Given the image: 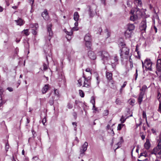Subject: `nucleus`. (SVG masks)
<instances>
[{"label":"nucleus","mask_w":161,"mask_h":161,"mask_svg":"<svg viewBox=\"0 0 161 161\" xmlns=\"http://www.w3.org/2000/svg\"><path fill=\"white\" fill-rule=\"evenodd\" d=\"M22 32L24 33L26 36H28L29 34L28 32V30H24L22 31Z\"/></svg>","instance_id":"nucleus-39"},{"label":"nucleus","mask_w":161,"mask_h":161,"mask_svg":"<svg viewBox=\"0 0 161 161\" xmlns=\"http://www.w3.org/2000/svg\"><path fill=\"white\" fill-rule=\"evenodd\" d=\"M88 146V143L85 142L82 145L81 148L80 149V154L84 153L86 150Z\"/></svg>","instance_id":"nucleus-12"},{"label":"nucleus","mask_w":161,"mask_h":161,"mask_svg":"<svg viewBox=\"0 0 161 161\" xmlns=\"http://www.w3.org/2000/svg\"><path fill=\"white\" fill-rule=\"evenodd\" d=\"M144 94H143V93H140L139 96L138 98V102L139 104L141 103Z\"/></svg>","instance_id":"nucleus-24"},{"label":"nucleus","mask_w":161,"mask_h":161,"mask_svg":"<svg viewBox=\"0 0 161 161\" xmlns=\"http://www.w3.org/2000/svg\"><path fill=\"white\" fill-rule=\"evenodd\" d=\"M78 29V28L75 26L73 27L70 31H67L65 29H64V31L68 36H70L72 35L73 31H77Z\"/></svg>","instance_id":"nucleus-10"},{"label":"nucleus","mask_w":161,"mask_h":161,"mask_svg":"<svg viewBox=\"0 0 161 161\" xmlns=\"http://www.w3.org/2000/svg\"><path fill=\"white\" fill-rule=\"evenodd\" d=\"M96 79L97 80V85H98L100 82V80L99 79V77L98 76L96 77Z\"/></svg>","instance_id":"nucleus-49"},{"label":"nucleus","mask_w":161,"mask_h":161,"mask_svg":"<svg viewBox=\"0 0 161 161\" xmlns=\"http://www.w3.org/2000/svg\"><path fill=\"white\" fill-rule=\"evenodd\" d=\"M54 93L56 95L58 96V91L57 90V89H56L55 90H54Z\"/></svg>","instance_id":"nucleus-56"},{"label":"nucleus","mask_w":161,"mask_h":161,"mask_svg":"<svg viewBox=\"0 0 161 161\" xmlns=\"http://www.w3.org/2000/svg\"><path fill=\"white\" fill-rule=\"evenodd\" d=\"M157 68L158 71L161 70V58L158 59L157 63Z\"/></svg>","instance_id":"nucleus-18"},{"label":"nucleus","mask_w":161,"mask_h":161,"mask_svg":"<svg viewBox=\"0 0 161 161\" xmlns=\"http://www.w3.org/2000/svg\"><path fill=\"white\" fill-rule=\"evenodd\" d=\"M138 48L137 47V45L136 46V48L135 49V51L138 54V56L139 57H140V53L138 51Z\"/></svg>","instance_id":"nucleus-44"},{"label":"nucleus","mask_w":161,"mask_h":161,"mask_svg":"<svg viewBox=\"0 0 161 161\" xmlns=\"http://www.w3.org/2000/svg\"><path fill=\"white\" fill-rule=\"evenodd\" d=\"M7 89L8 90L9 92H11L13 91V89L10 87H8L7 88Z\"/></svg>","instance_id":"nucleus-53"},{"label":"nucleus","mask_w":161,"mask_h":161,"mask_svg":"<svg viewBox=\"0 0 161 161\" xmlns=\"http://www.w3.org/2000/svg\"><path fill=\"white\" fill-rule=\"evenodd\" d=\"M90 102L93 105V108H94L95 106V97L93 96H92L91 98V100H90Z\"/></svg>","instance_id":"nucleus-30"},{"label":"nucleus","mask_w":161,"mask_h":161,"mask_svg":"<svg viewBox=\"0 0 161 161\" xmlns=\"http://www.w3.org/2000/svg\"><path fill=\"white\" fill-rule=\"evenodd\" d=\"M129 49L126 47H123L120 49L121 53H120V56L122 60L128 59L129 53Z\"/></svg>","instance_id":"nucleus-2"},{"label":"nucleus","mask_w":161,"mask_h":161,"mask_svg":"<svg viewBox=\"0 0 161 161\" xmlns=\"http://www.w3.org/2000/svg\"><path fill=\"white\" fill-rule=\"evenodd\" d=\"M120 141L118 142L116 144V145L118 146V147H117L116 149L119 148L121 146V143L123 142V138L122 137H120Z\"/></svg>","instance_id":"nucleus-28"},{"label":"nucleus","mask_w":161,"mask_h":161,"mask_svg":"<svg viewBox=\"0 0 161 161\" xmlns=\"http://www.w3.org/2000/svg\"><path fill=\"white\" fill-rule=\"evenodd\" d=\"M110 127V125H108L107 126V129L108 130L109 129Z\"/></svg>","instance_id":"nucleus-64"},{"label":"nucleus","mask_w":161,"mask_h":161,"mask_svg":"<svg viewBox=\"0 0 161 161\" xmlns=\"http://www.w3.org/2000/svg\"><path fill=\"white\" fill-rule=\"evenodd\" d=\"M139 135L141 137L142 139V140H144L145 138V134L144 132H140Z\"/></svg>","instance_id":"nucleus-32"},{"label":"nucleus","mask_w":161,"mask_h":161,"mask_svg":"<svg viewBox=\"0 0 161 161\" xmlns=\"http://www.w3.org/2000/svg\"><path fill=\"white\" fill-rule=\"evenodd\" d=\"M147 89V86L145 85H143L140 89V91H141L140 93H143V94H144L145 91Z\"/></svg>","instance_id":"nucleus-31"},{"label":"nucleus","mask_w":161,"mask_h":161,"mask_svg":"<svg viewBox=\"0 0 161 161\" xmlns=\"http://www.w3.org/2000/svg\"><path fill=\"white\" fill-rule=\"evenodd\" d=\"M9 145L8 142L6 143L5 146V149L6 152L8 151V149L9 148Z\"/></svg>","instance_id":"nucleus-38"},{"label":"nucleus","mask_w":161,"mask_h":161,"mask_svg":"<svg viewBox=\"0 0 161 161\" xmlns=\"http://www.w3.org/2000/svg\"><path fill=\"white\" fill-rule=\"evenodd\" d=\"M143 117L144 118H145L146 120L147 119L146 114L145 111H143L142 113Z\"/></svg>","instance_id":"nucleus-46"},{"label":"nucleus","mask_w":161,"mask_h":161,"mask_svg":"<svg viewBox=\"0 0 161 161\" xmlns=\"http://www.w3.org/2000/svg\"><path fill=\"white\" fill-rule=\"evenodd\" d=\"M129 60L130 64H132V59L131 58V56H130L129 57Z\"/></svg>","instance_id":"nucleus-60"},{"label":"nucleus","mask_w":161,"mask_h":161,"mask_svg":"<svg viewBox=\"0 0 161 161\" xmlns=\"http://www.w3.org/2000/svg\"><path fill=\"white\" fill-rule=\"evenodd\" d=\"M84 40L85 42L91 41V36L89 33L87 34L85 36Z\"/></svg>","instance_id":"nucleus-19"},{"label":"nucleus","mask_w":161,"mask_h":161,"mask_svg":"<svg viewBox=\"0 0 161 161\" xmlns=\"http://www.w3.org/2000/svg\"><path fill=\"white\" fill-rule=\"evenodd\" d=\"M76 22L75 23L74 25L75 26L77 27L78 25V21H75Z\"/></svg>","instance_id":"nucleus-59"},{"label":"nucleus","mask_w":161,"mask_h":161,"mask_svg":"<svg viewBox=\"0 0 161 161\" xmlns=\"http://www.w3.org/2000/svg\"><path fill=\"white\" fill-rule=\"evenodd\" d=\"M147 27V22L146 19H143L141 22L139 29L141 31H145Z\"/></svg>","instance_id":"nucleus-9"},{"label":"nucleus","mask_w":161,"mask_h":161,"mask_svg":"<svg viewBox=\"0 0 161 161\" xmlns=\"http://www.w3.org/2000/svg\"><path fill=\"white\" fill-rule=\"evenodd\" d=\"M125 125V124H119L117 127V130H121L122 128Z\"/></svg>","instance_id":"nucleus-33"},{"label":"nucleus","mask_w":161,"mask_h":161,"mask_svg":"<svg viewBox=\"0 0 161 161\" xmlns=\"http://www.w3.org/2000/svg\"><path fill=\"white\" fill-rule=\"evenodd\" d=\"M73 115L75 119H76L77 118V114L75 112H74L73 113Z\"/></svg>","instance_id":"nucleus-50"},{"label":"nucleus","mask_w":161,"mask_h":161,"mask_svg":"<svg viewBox=\"0 0 161 161\" xmlns=\"http://www.w3.org/2000/svg\"><path fill=\"white\" fill-rule=\"evenodd\" d=\"M106 77L108 80H110L112 79V74L109 72H106Z\"/></svg>","instance_id":"nucleus-25"},{"label":"nucleus","mask_w":161,"mask_h":161,"mask_svg":"<svg viewBox=\"0 0 161 161\" xmlns=\"http://www.w3.org/2000/svg\"><path fill=\"white\" fill-rule=\"evenodd\" d=\"M135 101L134 99H131L130 100V101L129 102V103L130 104V105H133V104L134 103H135Z\"/></svg>","instance_id":"nucleus-48"},{"label":"nucleus","mask_w":161,"mask_h":161,"mask_svg":"<svg viewBox=\"0 0 161 161\" xmlns=\"http://www.w3.org/2000/svg\"><path fill=\"white\" fill-rule=\"evenodd\" d=\"M97 8V6L94 4H93L89 6V14L90 17H93L94 13H96Z\"/></svg>","instance_id":"nucleus-7"},{"label":"nucleus","mask_w":161,"mask_h":161,"mask_svg":"<svg viewBox=\"0 0 161 161\" xmlns=\"http://www.w3.org/2000/svg\"><path fill=\"white\" fill-rule=\"evenodd\" d=\"M42 16L45 20H47L49 19V17L46 9H45L42 13Z\"/></svg>","instance_id":"nucleus-13"},{"label":"nucleus","mask_w":161,"mask_h":161,"mask_svg":"<svg viewBox=\"0 0 161 161\" xmlns=\"http://www.w3.org/2000/svg\"><path fill=\"white\" fill-rule=\"evenodd\" d=\"M158 144L157 146L153 149V151L152 152V154H157V153L159 151L161 148V135H159V139L158 141Z\"/></svg>","instance_id":"nucleus-8"},{"label":"nucleus","mask_w":161,"mask_h":161,"mask_svg":"<svg viewBox=\"0 0 161 161\" xmlns=\"http://www.w3.org/2000/svg\"><path fill=\"white\" fill-rule=\"evenodd\" d=\"M109 61L111 63L112 67L114 69L116 64H118V56L115 54L112 56H110V59Z\"/></svg>","instance_id":"nucleus-5"},{"label":"nucleus","mask_w":161,"mask_h":161,"mask_svg":"<svg viewBox=\"0 0 161 161\" xmlns=\"http://www.w3.org/2000/svg\"><path fill=\"white\" fill-rule=\"evenodd\" d=\"M101 3L102 4H104V5H106V2H105L106 0H101Z\"/></svg>","instance_id":"nucleus-57"},{"label":"nucleus","mask_w":161,"mask_h":161,"mask_svg":"<svg viewBox=\"0 0 161 161\" xmlns=\"http://www.w3.org/2000/svg\"><path fill=\"white\" fill-rule=\"evenodd\" d=\"M43 69L44 70H46L47 69V64L44 63L43 65Z\"/></svg>","instance_id":"nucleus-40"},{"label":"nucleus","mask_w":161,"mask_h":161,"mask_svg":"<svg viewBox=\"0 0 161 161\" xmlns=\"http://www.w3.org/2000/svg\"><path fill=\"white\" fill-rule=\"evenodd\" d=\"M67 107L69 109H71L73 108V105L71 102H69L68 103Z\"/></svg>","instance_id":"nucleus-35"},{"label":"nucleus","mask_w":161,"mask_h":161,"mask_svg":"<svg viewBox=\"0 0 161 161\" xmlns=\"http://www.w3.org/2000/svg\"><path fill=\"white\" fill-rule=\"evenodd\" d=\"M132 32L127 30L125 33V35L126 38H129L131 37Z\"/></svg>","instance_id":"nucleus-20"},{"label":"nucleus","mask_w":161,"mask_h":161,"mask_svg":"<svg viewBox=\"0 0 161 161\" xmlns=\"http://www.w3.org/2000/svg\"><path fill=\"white\" fill-rule=\"evenodd\" d=\"M142 63L143 67L144 66L148 70L152 71V66L153 63L150 59L147 58L145 60L144 63L142 61Z\"/></svg>","instance_id":"nucleus-4"},{"label":"nucleus","mask_w":161,"mask_h":161,"mask_svg":"<svg viewBox=\"0 0 161 161\" xmlns=\"http://www.w3.org/2000/svg\"><path fill=\"white\" fill-rule=\"evenodd\" d=\"M33 161H41L37 156H35L32 158Z\"/></svg>","instance_id":"nucleus-41"},{"label":"nucleus","mask_w":161,"mask_h":161,"mask_svg":"<svg viewBox=\"0 0 161 161\" xmlns=\"http://www.w3.org/2000/svg\"><path fill=\"white\" fill-rule=\"evenodd\" d=\"M144 146L145 149L147 150H148L151 147V144L149 139L147 138L146 141L144 144Z\"/></svg>","instance_id":"nucleus-16"},{"label":"nucleus","mask_w":161,"mask_h":161,"mask_svg":"<svg viewBox=\"0 0 161 161\" xmlns=\"http://www.w3.org/2000/svg\"><path fill=\"white\" fill-rule=\"evenodd\" d=\"M125 44L124 42H121L119 44V46L122 47H125Z\"/></svg>","instance_id":"nucleus-47"},{"label":"nucleus","mask_w":161,"mask_h":161,"mask_svg":"<svg viewBox=\"0 0 161 161\" xmlns=\"http://www.w3.org/2000/svg\"><path fill=\"white\" fill-rule=\"evenodd\" d=\"M135 3V4H136L138 6H141L142 2L140 0H134Z\"/></svg>","instance_id":"nucleus-34"},{"label":"nucleus","mask_w":161,"mask_h":161,"mask_svg":"<svg viewBox=\"0 0 161 161\" xmlns=\"http://www.w3.org/2000/svg\"><path fill=\"white\" fill-rule=\"evenodd\" d=\"M80 16L78 13L75 12L74 13V19L75 21H78L79 19Z\"/></svg>","instance_id":"nucleus-22"},{"label":"nucleus","mask_w":161,"mask_h":161,"mask_svg":"<svg viewBox=\"0 0 161 161\" xmlns=\"http://www.w3.org/2000/svg\"><path fill=\"white\" fill-rule=\"evenodd\" d=\"M52 25L51 24L48 25L47 26V31L49 33V37L46 38L45 40L46 43L48 47H49L51 45L50 40L53 34V32L52 31Z\"/></svg>","instance_id":"nucleus-3"},{"label":"nucleus","mask_w":161,"mask_h":161,"mask_svg":"<svg viewBox=\"0 0 161 161\" xmlns=\"http://www.w3.org/2000/svg\"><path fill=\"white\" fill-rule=\"evenodd\" d=\"M117 104H120L121 103V101L118 98L116 99L115 102Z\"/></svg>","instance_id":"nucleus-45"},{"label":"nucleus","mask_w":161,"mask_h":161,"mask_svg":"<svg viewBox=\"0 0 161 161\" xmlns=\"http://www.w3.org/2000/svg\"><path fill=\"white\" fill-rule=\"evenodd\" d=\"M14 21L16 22L17 25L20 26L22 25L25 23L24 21L20 18H19L17 20H15Z\"/></svg>","instance_id":"nucleus-17"},{"label":"nucleus","mask_w":161,"mask_h":161,"mask_svg":"<svg viewBox=\"0 0 161 161\" xmlns=\"http://www.w3.org/2000/svg\"><path fill=\"white\" fill-rule=\"evenodd\" d=\"M29 3L31 4V8H32L34 0H28Z\"/></svg>","instance_id":"nucleus-42"},{"label":"nucleus","mask_w":161,"mask_h":161,"mask_svg":"<svg viewBox=\"0 0 161 161\" xmlns=\"http://www.w3.org/2000/svg\"><path fill=\"white\" fill-rule=\"evenodd\" d=\"M159 102L160 103L159 106V110H161V102H160V101Z\"/></svg>","instance_id":"nucleus-61"},{"label":"nucleus","mask_w":161,"mask_h":161,"mask_svg":"<svg viewBox=\"0 0 161 161\" xmlns=\"http://www.w3.org/2000/svg\"><path fill=\"white\" fill-rule=\"evenodd\" d=\"M142 119L141 118H139V119H138L139 123H136V128L138 127V126H139L140 125H141V124L142 123Z\"/></svg>","instance_id":"nucleus-36"},{"label":"nucleus","mask_w":161,"mask_h":161,"mask_svg":"<svg viewBox=\"0 0 161 161\" xmlns=\"http://www.w3.org/2000/svg\"><path fill=\"white\" fill-rule=\"evenodd\" d=\"M108 112L109 111H105V113H103V115L104 116H107L108 114Z\"/></svg>","instance_id":"nucleus-58"},{"label":"nucleus","mask_w":161,"mask_h":161,"mask_svg":"<svg viewBox=\"0 0 161 161\" xmlns=\"http://www.w3.org/2000/svg\"><path fill=\"white\" fill-rule=\"evenodd\" d=\"M72 125H75V127L76 126L77 123L75 122H73L72 123Z\"/></svg>","instance_id":"nucleus-62"},{"label":"nucleus","mask_w":161,"mask_h":161,"mask_svg":"<svg viewBox=\"0 0 161 161\" xmlns=\"http://www.w3.org/2000/svg\"><path fill=\"white\" fill-rule=\"evenodd\" d=\"M79 93L80 94V96H81V97H83L84 96V93L83 91H82V90H79Z\"/></svg>","instance_id":"nucleus-37"},{"label":"nucleus","mask_w":161,"mask_h":161,"mask_svg":"<svg viewBox=\"0 0 161 161\" xmlns=\"http://www.w3.org/2000/svg\"><path fill=\"white\" fill-rule=\"evenodd\" d=\"M29 27L33 29H37L38 27V24L37 23H35L34 24H31L29 25Z\"/></svg>","instance_id":"nucleus-27"},{"label":"nucleus","mask_w":161,"mask_h":161,"mask_svg":"<svg viewBox=\"0 0 161 161\" xmlns=\"http://www.w3.org/2000/svg\"><path fill=\"white\" fill-rule=\"evenodd\" d=\"M88 56L91 59L95 60L96 58V55L93 52L89 51L88 52Z\"/></svg>","instance_id":"nucleus-14"},{"label":"nucleus","mask_w":161,"mask_h":161,"mask_svg":"<svg viewBox=\"0 0 161 161\" xmlns=\"http://www.w3.org/2000/svg\"><path fill=\"white\" fill-rule=\"evenodd\" d=\"M135 80H136L137 77V76H138L137 69H136V73L135 74Z\"/></svg>","instance_id":"nucleus-55"},{"label":"nucleus","mask_w":161,"mask_h":161,"mask_svg":"<svg viewBox=\"0 0 161 161\" xmlns=\"http://www.w3.org/2000/svg\"><path fill=\"white\" fill-rule=\"evenodd\" d=\"M90 79L91 77H88L87 78H86V79L85 81V83H84L83 86L85 87H89L91 84L90 80Z\"/></svg>","instance_id":"nucleus-15"},{"label":"nucleus","mask_w":161,"mask_h":161,"mask_svg":"<svg viewBox=\"0 0 161 161\" xmlns=\"http://www.w3.org/2000/svg\"><path fill=\"white\" fill-rule=\"evenodd\" d=\"M92 69H91L90 68H87L86 69V71L87 72H90V74H91V70Z\"/></svg>","instance_id":"nucleus-52"},{"label":"nucleus","mask_w":161,"mask_h":161,"mask_svg":"<svg viewBox=\"0 0 161 161\" xmlns=\"http://www.w3.org/2000/svg\"><path fill=\"white\" fill-rule=\"evenodd\" d=\"M135 28V25L133 24H128V25L127 30L132 32Z\"/></svg>","instance_id":"nucleus-23"},{"label":"nucleus","mask_w":161,"mask_h":161,"mask_svg":"<svg viewBox=\"0 0 161 161\" xmlns=\"http://www.w3.org/2000/svg\"><path fill=\"white\" fill-rule=\"evenodd\" d=\"M26 119H27L26 123L27 124H28L30 122V120L28 119V118H27Z\"/></svg>","instance_id":"nucleus-63"},{"label":"nucleus","mask_w":161,"mask_h":161,"mask_svg":"<svg viewBox=\"0 0 161 161\" xmlns=\"http://www.w3.org/2000/svg\"><path fill=\"white\" fill-rule=\"evenodd\" d=\"M85 45L87 47L88 49H91L92 46L91 41L85 42Z\"/></svg>","instance_id":"nucleus-29"},{"label":"nucleus","mask_w":161,"mask_h":161,"mask_svg":"<svg viewBox=\"0 0 161 161\" xmlns=\"http://www.w3.org/2000/svg\"><path fill=\"white\" fill-rule=\"evenodd\" d=\"M126 84H127V82L125 81L124 82V83L123 84V85L121 86L122 88H123L125 87V86H126Z\"/></svg>","instance_id":"nucleus-54"},{"label":"nucleus","mask_w":161,"mask_h":161,"mask_svg":"<svg viewBox=\"0 0 161 161\" xmlns=\"http://www.w3.org/2000/svg\"><path fill=\"white\" fill-rule=\"evenodd\" d=\"M42 122L43 125H45V123L46 122V118L45 117L44 118L42 119Z\"/></svg>","instance_id":"nucleus-43"},{"label":"nucleus","mask_w":161,"mask_h":161,"mask_svg":"<svg viewBox=\"0 0 161 161\" xmlns=\"http://www.w3.org/2000/svg\"><path fill=\"white\" fill-rule=\"evenodd\" d=\"M132 116V114H131L129 116H128L126 118H125V117L123 116L122 115L121 116L120 120L121 122V123H124L125 121L126 120V119H127L129 117H131Z\"/></svg>","instance_id":"nucleus-26"},{"label":"nucleus","mask_w":161,"mask_h":161,"mask_svg":"<svg viewBox=\"0 0 161 161\" xmlns=\"http://www.w3.org/2000/svg\"><path fill=\"white\" fill-rule=\"evenodd\" d=\"M86 76L83 74V76L82 77L80 78L78 80V86H80L84 85V83H85V81L86 79Z\"/></svg>","instance_id":"nucleus-11"},{"label":"nucleus","mask_w":161,"mask_h":161,"mask_svg":"<svg viewBox=\"0 0 161 161\" xmlns=\"http://www.w3.org/2000/svg\"><path fill=\"white\" fill-rule=\"evenodd\" d=\"M101 59L103 61V63L104 64L105 63L108 62L110 59V56L109 54L105 51H103L101 52Z\"/></svg>","instance_id":"nucleus-6"},{"label":"nucleus","mask_w":161,"mask_h":161,"mask_svg":"<svg viewBox=\"0 0 161 161\" xmlns=\"http://www.w3.org/2000/svg\"><path fill=\"white\" fill-rule=\"evenodd\" d=\"M130 13L131 15L130 16V19L131 20L134 21L139 18H140L142 15V13L138 8H135L132 9Z\"/></svg>","instance_id":"nucleus-1"},{"label":"nucleus","mask_w":161,"mask_h":161,"mask_svg":"<svg viewBox=\"0 0 161 161\" xmlns=\"http://www.w3.org/2000/svg\"><path fill=\"white\" fill-rule=\"evenodd\" d=\"M36 29H32V34H33V35H36L37 33V32L36 31Z\"/></svg>","instance_id":"nucleus-51"},{"label":"nucleus","mask_w":161,"mask_h":161,"mask_svg":"<svg viewBox=\"0 0 161 161\" xmlns=\"http://www.w3.org/2000/svg\"><path fill=\"white\" fill-rule=\"evenodd\" d=\"M49 87V85L48 84L45 85L44 87L42 88V91L43 94L45 93Z\"/></svg>","instance_id":"nucleus-21"}]
</instances>
